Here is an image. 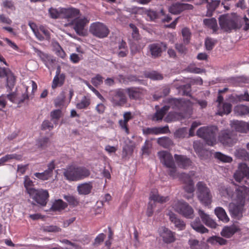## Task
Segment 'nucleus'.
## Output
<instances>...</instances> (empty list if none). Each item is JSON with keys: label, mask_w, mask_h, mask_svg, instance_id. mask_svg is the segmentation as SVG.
I'll list each match as a JSON object with an SVG mask.
<instances>
[{"label": "nucleus", "mask_w": 249, "mask_h": 249, "mask_svg": "<svg viewBox=\"0 0 249 249\" xmlns=\"http://www.w3.org/2000/svg\"><path fill=\"white\" fill-rule=\"evenodd\" d=\"M53 124L49 121V120H44L41 124V129L42 130H45L46 129H49L51 130L53 129Z\"/></svg>", "instance_id": "59"}, {"label": "nucleus", "mask_w": 249, "mask_h": 249, "mask_svg": "<svg viewBox=\"0 0 249 249\" xmlns=\"http://www.w3.org/2000/svg\"><path fill=\"white\" fill-rule=\"evenodd\" d=\"M186 133V128H181L175 131L174 133V137L176 138H183L185 137Z\"/></svg>", "instance_id": "57"}, {"label": "nucleus", "mask_w": 249, "mask_h": 249, "mask_svg": "<svg viewBox=\"0 0 249 249\" xmlns=\"http://www.w3.org/2000/svg\"><path fill=\"white\" fill-rule=\"evenodd\" d=\"M231 126L232 130L236 133V132H246L248 127V125L245 122L239 121H233L231 124Z\"/></svg>", "instance_id": "26"}, {"label": "nucleus", "mask_w": 249, "mask_h": 249, "mask_svg": "<svg viewBox=\"0 0 249 249\" xmlns=\"http://www.w3.org/2000/svg\"><path fill=\"white\" fill-rule=\"evenodd\" d=\"M90 105V99L86 96H84L80 103L76 104V107L78 109H83L87 108Z\"/></svg>", "instance_id": "48"}, {"label": "nucleus", "mask_w": 249, "mask_h": 249, "mask_svg": "<svg viewBox=\"0 0 249 249\" xmlns=\"http://www.w3.org/2000/svg\"><path fill=\"white\" fill-rule=\"evenodd\" d=\"M29 195L30 198L33 200L32 202L33 205H36V203L41 206L46 205L49 196L47 190L42 189L30 190Z\"/></svg>", "instance_id": "7"}, {"label": "nucleus", "mask_w": 249, "mask_h": 249, "mask_svg": "<svg viewBox=\"0 0 249 249\" xmlns=\"http://www.w3.org/2000/svg\"><path fill=\"white\" fill-rule=\"evenodd\" d=\"M174 158L178 166L181 168L186 169L192 165V161L186 156L175 154Z\"/></svg>", "instance_id": "18"}, {"label": "nucleus", "mask_w": 249, "mask_h": 249, "mask_svg": "<svg viewBox=\"0 0 249 249\" xmlns=\"http://www.w3.org/2000/svg\"><path fill=\"white\" fill-rule=\"evenodd\" d=\"M129 27L133 30L132 36L135 40H138L140 39V36L139 34V30L137 27L133 24H129Z\"/></svg>", "instance_id": "55"}, {"label": "nucleus", "mask_w": 249, "mask_h": 249, "mask_svg": "<svg viewBox=\"0 0 249 249\" xmlns=\"http://www.w3.org/2000/svg\"><path fill=\"white\" fill-rule=\"evenodd\" d=\"M67 206L68 204L67 203L59 199L55 200L50 209L53 211H60L65 209Z\"/></svg>", "instance_id": "33"}, {"label": "nucleus", "mask_w": 249, "mask_h": 249, "mask_svg": "<svg viewBox=\"0 0 249 249\" xmlns=\"http://www.w3.org/2000/svg\"><path fill=\"white\" fill-rule=\"evenodd\" d=\"M188 244L191 249H199V241L197 239H190Z\"/></svg>", "instance_id": "63"}, {"label": "nucleus", "mask_w": 249, "mask_h": 249, "mask_svg": "<svg viewBox=\"0 0 249 249\" xmlns=\"http://www.w3.org/2000/svg\"><path fill=\"white\" fill-rule=\"evenodd\" d=\"M129 47L131 54L132 56H134L137 53H140L142 49L140 44L134 42H131L130 44Z\"/></svg>", "instance_id": "47"}, {"label": "nucleus", "mask_w": 249, "mask_h": 249, "mask_svg": "<svg viewBox=\"0 0 249 249\" xmlns=\"http://www.w3.org/2000/svg\"><path fill=\"white\" fill-rule=\"evenodd\" d=\"M114 107H123L127 102L125 90L117 89L109 91L107 97Z\"/></svg>", "instance_id": "4"}, {"label": "nucleus", "mask_w": 249, "mask_h": 249, "mask_svg": "<svg viewBox=\"0 0 249 249\" xmlns=\"http://www.w3.org/2000/svg\"><path fill=\"white\" fill-rule=\"evenodd\" d=\"M61 8L58 9L51 7L48 10L50 17L53 19H57L62 15Z\"/></svg>", "instance_id": "43"}, {"label": "nucleus", "mask_w": 249, "mask_h": 249, "mask_svg": "<svg viewBox=\"0 0 249 249\" xmlns=\"http://www.w3.org/2000/svg\"><path fill=\"white\" fill-rule=\"evenodd\" d=\"M218 141L224 146H231L237 141V134L233 130H221L218 136Z\"/></svg>", "instance_id": "8"}, {"label": "nucleus", "mask_w": 249, "mask_h": 249, "mask_svg": "<svg viewBox=\"0 0 249 249\" xmlns=\"http://www.w3.org/2000/svg\"><path fill=\"white\" fill-rule=\"evenodd\" d=\"M89 32L94 36L102 38L108 36L109 30L103 23L97 22L91 24Z\"/></svg>", "instance_id": "10"}, {"label": "nucleus", "mask_w": 249, "mask_h": 249, "mask_svg": "<svg viewBox=\"0 0 249 249\" xmlns=\"http://www.w3.org/2000/svg\"><path fill=\"white\" fill-rule=\"evenodd\" d=\"M149 198L155 202L163 203L169 200L168 196H160L158 194H153L150 195Z\"/></svg>", "instance_id": "42"}, {"label": "nucleus", "mask_w": 249, "mask_h": 249, "mask_svg": "<svg viewBox=\"0 0 249 249\" xmlns=\"http://www.w3.org/2000/svg\"><path fill=\"white\" fill-rule=\"evenodd\" d=\"M118 49L119 51L117 54L119 57H124L127 56L128 53L126 43L123 40L119 43Z\"/></svg>", "instance_id": "35"}, {"label": "nucleus", "mask_w": 249, "mask_h": 249, "mask_svg": "<svg viewBox=\"0 0 249 249\" xmlns=\"http://www.w3.org/2000/svg\"><path fill=\"white\" fill-rule=\"evenodd\" d=\"M214 157L223 162H230L232 160L231 157L226 156L219 152H215L214 153Z\"/></svg>", "instance_id": "45"}, {"label": "nucleus", "mask_w": 249, "mask_h": 249, "mask_svg": "<svg viewBox=\"0 0 249 249\" xmlns=\"http://www.w3.org/2000/svg\"><path fill=\"white\" fill-rule=\"evenodd\" d=\"M185 191L189 194H192L195 191L194 182H192L189 183L185 184L183 187Z\"/></svg>", "instance_id": "60"}, {"label": "nucleus", "mask_w": 249, "mask_h": 249, "mask_svg": "<svg viewBox=\"0 0 249 249\" xmlns=\"http://www.w3.org/2000/svg\"><path fill=\"white\" fill-rule=\"evenodd\" d=\"M103 77L100 74H97L95 77L91 78V82L95 86L97 87L103 83Z\"/></svg>", "instance_id": "56"}, {"label": "nucleus", "mask_w": 249, "mask_h": 249, "mask_svg": "<svg viewBox=\"0 0 249 249\" xmlns=\"http://www.w3.org/2000/svg\"><path fill=\"white\" fill-rule=\"evenodd\" d=\"M50 142V140L48 137H44L39 139L37 142V145L38 147L42 149H44L47 147L48 143Z\"/></svg>", "instance_id": "51"}, {"label": "nucleus", "mask_w": 249, "mask_h": 249, "mask_svg": "<svg viewBox=\"0 0 249 249\" xmlns=\"http://www.w3.org/2000/svg\"><path fill=\"white\" fill-rule=\"evenodd\" d=\"M125 92H127L130 99L137 100L140 97L141 92L136 88H129L125 89Z\"/></svg>", "instance_id": "38"}, {"label": "nucleus", "mask_w": 249, "mask_h": 249, "mask_svg": "<svg viewBox=\"0 0 249 249\" xmlns=\"http://www.w3.org/2000/svg\"><path fill=\"white\" fill-rule=\"evenodd\" d=\"M157 142L164 148H169L174 145L173 141L168 137L159 138L158 139Z\"/></svg>", "instance_id": "34"}, {"label": "nucleus", "mask_w": 249, "mask_h": 249, "mask_svg": "<svg viewBox=\"0 0 249 249\" xmlns=\"http://www.w3.org/2000/svg\"><path fill=\"white\" fill-rule=\"evenodd\" d=\"M61 72V67L58 66L56 71V75H55L52 85L53 89H55L57 87L62 86L65 82V74L64 73H60Z\"/></svg>", "instance_id": "19"}, {"label": "nucleus", "mask_w": 249, "mask_h": 249, "mask_svg": "<svg viewBox=\"0 0 249 249\" xmlns=\"http://www.w3.org/2000/svg\"><path fill=\"white\" fill-rule=\"evenodd\" d=\"M208 242L213 245L218 244L219 245L223 246L227 244V240L217 236H213L210 237L208 239Z\"/></svg>", "instance_id": "39"}, {"label": "nucleus", "mask_w": 249, "mask_h": 249, "mask_svg": "<svg viewBox=\"0 0 249 249\" xmlns=\"http://www.w3.org/2000/svg\"><path fill=\"white\" fill-rule=\"evenodd\" d=\"M24 187H25L28 194H29L30 190H35V188L32 187L33 186V182L32 180L28 176H25L24 178Z\"/></svg>", "instance_id": "53"}, {"label": "nucleus", "mask_w": 249, "mask_h": 249, "mask_svg": "<svg viewBox=\"0 0 249 249\" xmlns=\"http://www.w3.org/2000/svg\"><path fill=\"white\" fill-rule=\"evenodd\" d=\"M145 77L154 80H160L163 79L162 75L160 73L155 71L148 72L145 74Z\"/></svg>", "instance_id": "50"}, {"label": "nucleus", "mask_w": 249, "mask_h": 249, "mask_svg": "<svg viewBox=\"0 0 249 249\" xmlns=\"http://www.w3.org/2000/svg\"><path fill=\"white\" fill-rule=\"evenodd\" d=\"M27 88H26L25 92L21 95L18 92H13L10 94H7V98L12 102L17 104L18 107H20L22 104L24 103H27L29 96L27 93Z\"/></svg>", "instance_id": "12"}, {"label": "nucleus", "mask_w": 249, "mask_h": 249, "mask_svg": "<svg viewBox=\"0 0 249 249\" xmlns=\"http://www.w3.org/2000/svg\"><path fill=\"white\" fill-rule=\"evenodd\" d=\"M220 28L226 32H231L241 28L242 24L236 18L231 17L228 14L221 15L218 18Z\"/></svg>", "instance_id": "1"}, {"label": "nucleus", "mask_w": 249, "mask_h": 249, "mask_svg": "<svg viewBox=\"0 0 249 249\" xmlns=\"http://www.w3.org/2000/svg\"><path fill=\"white\" fill-rule=\"evenodd\" d=\"M89 21L86 18L77 19L73 24V29L76 34L80 36H85L86 32L84 28Z\"/></svg>", "instance_id": "16"}, {"label": "nucleus", "mask_w": 249, "mask_h": 249, "mask_svg": "<svg viewBox=\"0 0 249 249\" xmlns=\"http://www.w3.org/2000/svg\"><path fill=\"white\" fill-rule=\"evenodd\" d=\"M220 193L222 196L229 197H232L233 195V189L229 187H221L220 189Z\"/></svg>", "instance_id": "46"}, {"label": "nucleus", "mask_w": 249, "mask_h": 249, "mask_svg": "<svg viewBox=\"0 0 249 249\" xmlns=\"http://www.w3.org/2000/svg\"><path fill=\"white\" fill-rule=\"evenodd\" d=\"M160 162L168 168L169 175L175 178L177 177L176 166L172 155L168 152L162 151L158 153Z\"/></svg>", "instance_id": "6"}, {"label": "nucleus", "mask_w": 249, "mask_h": 249, "mask_svg": "<svg viewBox=\"0 0 249 249\" xmlns=\"http://www.w3.org/2000/svg\"><path fill=\"white\" fill-rule=\"evenodd\" d=\"M214 213L217 218L224 222H228L230 220L225 210L220 207H217L214 209Z\"/></svg>", "instance_id": "31"}, {"label": "nucleus", "mask_w": 249, "mask_h": 249, "mask_svg": "<svg viewBox=\"0 0 249 249\" xmlns=\"http://www.w3.org/2000/svg\"><path fill=\"white\" fill-rule=\"evenodd\" d=\"M172 208L176 212L186 218L193 219L195 216L194 211L192 206L183 200L174 201L172 204Z\"/></svg>", "instance_id": "5"}, {"label": "nucleus", "mask_w": 249, "mask_h": 249, "mask_svg": "<svg viewBox=\"0 0 249 249\" xmlns=\"http://www.w3.org/2000/svg\"><path fill=\"white\" fill-rule=\"evenodd\" d=\"M164 243L170 244L175 241V233L166 228H164L161 234Z\"/></svg>", "instance_id": "23"}, {"label": "nucleus", "mask_w": 249, "mask_h": 249, "mask_svg": "<svg viewBox=\"0 0 249 249\" xmlns=\"http://www.w3.org/2000/svg\"><path fill=\"white\" fill-rule=\"evenodd\" d=\"M168 129V126L163 127H146L142 129V132L144 135H148L150 134L158 135L165 133L164 130Z\"/></svg>", "instance_id": "28"}, {"label": "nucleus", "mask_w": 249, "mask_h": 249, "mask_svg": "<svg viewBox=\"0 0 249 249\" xmlns=\"http://www.w3.org/2000/svg\"><path fill=\"white\" fill-rule=\"evenodd\" d=\"M168 215L170 221L175 224V227L180 230H183L185 228V223L183 220L178 218L175 213L173 212H170L169 213Z\"/></svg>", "instance_id": "29"}, {"label": "nucleus", "mask_w": 249, "mask_h": 249, "mask_svg": "<svg viewBox=\"0 0 249 249\" xmlns=\"http://www.w3.org/2000/svg\"><path fill=\"white\" fill-rule=\"evenodd\" d=\"M234 111L237 115H244L249 113V107L243 105H238L234 107Z\"/></svg>", "instance_id": "40"}, {"label": "nucleus", "mask_w": 249, "mask_h": 249, "mask_svg": "<svg viewBox=\"0 0 249 249\" xmlns=\"http://www.w3.org/2000/svg\"><path fill=\"white\" fill-rule=\"evenodd\" d=\"M77 180L83 179L89 176L90 172L89 169L84 166L76 167Z\"/></svg>", "instance_id": "32"}, {"label": "nucleus", "mask_w": 249, "mask_h": 249, "mask_svg": "<svg viewBox=\"0 0 249 249\" xmlns=\"http://www.w3.org/2000/svg\"><path fill=\"white\" fill-rule=\"evenodd\" d=\"M194 8L193 5L181 2H174L168 7V11L173 15L180 14L185 10H192Z\"/></svg>", "instance_id": "13"}, {"label": "nucleus", "mask_w": 249, "mask_h": 249, "mask_svg": "<svg viewBox=\"0 0 249 249\" xmlns=\"http://www.w3.org/2000/svg\"><path fill=\"white\" fill-rule=\"evenodd\" d=\"M244 204L230 203L229 205V212L232 217L240 219L242 217L243 207Z\"/></svg>", "instance_id": "15"}, {"label": "nucleus", "mask_w": 249, "mask_h": 249, "mask_svg": "<svg viewBox=\"0 0 249 249\" xmlns=\"http://www.w3.org/2000/svg\"><path fill=\"white\" fill-rule=\"evenodd\" d=\"M61 111L60 109H55L52 111L50 113L51 120L55 119L56 121H57L61 117Z\"/></svg>", "instance_id": "62"}, {"label": "nucleus", "mask_w": 249, "mask_h": 249, "mask_svg": "<svg viewBox=\"0 0 249 249\" xmlns=\"http://www.w3.org/2000/svg\"><path fill=\"white\" fill-rule=\"evenodd\" d=\"M196 194L198 200L204 206H209L212 202L213 196L210 189L203 181H198L196 185Z\"/></svg>", "instance_id": "2"}, {"label": "nucleus", "mask_w": 249, "mask_h": 249, "mask_svg": "<svg viewBox=\"0 0 249 249\" xmlns=\"http://www.w3.org/2000/svg\"><path fill=\"white\" fill-rule=\"evenodd\" d=\"M2 5L5 8H8L12 10L15 9L14 2L12 0H5L2 2Z\"/></svg>", "instance_id": "64"}, {"label": "nucleus", "mask_w": 249, "mask_h": 249, "mask_svg": "<svg viewBox=\"0 0 249 249\" xmlns=\"http://www.w3.org/2000/svg\"><path fill=\"white\" fill-rule=\"evenodd\" d=\"M195 174V172L193 171L189 172L188 174L182 173L178 176L179 180L184 184L193 182L192 177Z\"/></svg>", "instance_id": "36"}, {"label": "nucleus", "mask_w": 249, "mask_h": 249, "mask_svg": "<svg viewBox=\"0 0 249 249\" xmlns=\"http://www.w3.org/2000/svg\"><path fill=\"white\" fill-rule=\"evenodd\" d=\"M175 48L181 54H185L187 53L188 49L183 44L176 43L175 44Z\"/></svg>", "instance_id": "58"}, {"label": "nucleus", "mask_w": 249, "mask_h": 249, "mask_svg": "<svg viewBox=\"0 0 249 249\" xmlns=\"http://www.w3.org/2000/svg\"><path fill=\"white\" fill-rule=\"evenodd\" d=\"M240 231L238 226L232 225L230 226H225L221 231V235L223 237L229 238L231 237L235 233Z\"/></svg>", "instance_id": "22"}, {"label": "nucleus", "mask_w": 249, "mask_h": 249, "mask_svg": "<svg viewBox=\"0 0 249 249\" xmlns=\"http://www.w3.org/2000/svg\"><path fill=\"white\" fill-rule=\"evenodd\" d=\"M180 92H182V95L191 96V86L189 84L180 86L179 87Z\"/></svg>", "instance_id": "49"}, {"label": "nucleus", "mask_w": 249, "mask_h": 249, "mask_svg": "<svg viewBox=\"0 0 249 249\" xmlns=\"http://www.w3.org/2000/svg\"><path fill=\"white\" fill-rule=\"evenodd\" d=\"M220 0H212L206 5L207 12L206 16L211 17L213 15V13L215 9L219 6Z\"/></svg>", "instance_id": "27"}, {"label": "nucleus", "mask_w": 249, "mask_h": 249, "mask_svg": "<svg viewBox=\"0 0 249 249\" xmlns=\"http://www.w3.org/2000/svg\"><path fill=\"white\" fill-rule=\"evenodd\" d=\"M55 168L54 161L52 160L48 165V169L42 173H36L34 175L36 177L45 180L48 179L52 176L53 170Z\"/></svg>", "instance_id": "17"}, {"label": "nucleus", "mask_w": 249, "mask_h": 249, "mask_svg": "<svg viewBox=\"0 0 249 249\" xmlns=\"http://www.w3.org/2000/svg\"><path fill=\"white\" fill-rule=\"evenodd\" d=\"M62 16L65 18H77L79 14L80 11L79 9L74 8H61Z\"/></svg>", "instance_id": "20"}, {"label": "nucleus", "mask_w": 249, "mask_h": 249, "mask_svg": "<svg viewBox=\"0 0 249 249\" xmlns=\"http://www.w3.org/2000/svg\"><path fill=\"white\" fill-rule=\"evenodd\" d=\"M217 128L215 126L202 127L199 128L197 132V135L203 138L206 144L213 146L216 143V134Z\"/></svg>", "instance_id": "3"}, {"label": "nucleus", "mask_w": 249, "mask_h": 249, "mask_svg": "<svg viewBox=\"0 0 249 249\" xmlns=\"http://www.w3.org/2000/svg\"><path fill=\"white\" fill-rule=\"evenodd\" d=\"M86 85L88 87V88L90 89H91L103 102H105L106 101V100L104 98V97L94 87H93L87 82H86Z\"/></svg>", "instance_id": "61"}, {"label": "nucleus", "mask_w": 249, "mask_h": 249, "mask_svg": "<svg viewBox=\"0 0 249 249\" xmlns=\"http://www.w3.org/2000/svg\"><path fill=\"white\" fill-rule=\"evenodd\" d=\"M148 48L151 57L153 58H157L160 57L162 52L166 51L167 45L165 42H160L149 44Z\"/></svg>", "instance_id": "11"}, {"label": "nucleus", "mask_w": 249, "mask_h": 249, "mask_svg": "<svg viewBox=\"0 0 249 249\" xmlns=\"http://www.w3.org/2000/svg\"><path fill=\"white\" fill-rule=\"evenodd\" d=\"M181 33L184 44L185 45L188 44L190 43L191 35L190 30L187 28H184L182 29Z\"/></svg>", "instance_id": "44"}, {"label": "nucleus", "mask_w": 249, "mask_h": 249, "mask_svg": "<svg viewBox=\"0 0 249 249\" xmlns=\"http://www.w3.org/2000/svg\"><path fill=\"white\" fill-rule=\"evenodd\" d=\"M203 24L207 27L212 29L213 32L218 30L217 20L214 18H205L203 20Z\"/></svg>", "instance_id": "37"}, {"label": "nucleus", "mask_w": 249, "mask_h": 249, "mask_svg": "<svg viewBox=\"0 0 249 249\" xmlns=\"http://www.w3.org/2000/svg\"><path fill=\"white\" fill-rule=\"evenodd\" d=\"M237 203L245 204V198L249 195V188L242 185L236 189Z\"/></svg>", "instance_id": "14"}, {"label": "nucleus", "mask_w": 249, "mask_h": 249, "mask_svg": "<svg viewBox=\"0 0 249 249\" xmlns=\"http://www.w3.org/2000/svg\"><path fill=\"white\" fill-rule=\"evenodd\" d=\"M144 10V13L147 15L151 21H154L159 18L158 13L154 10L151 9H145L143 7H135L133 8V12L135 14L138 13L140 11H143Z\"/></svg>", "instance_id": "25"}, {"label": "nucleus", "mask_w": 249, "mask_h": 249, "mask_svg": "<svg viewBox=\"0 0 249 249\" xmlns=\"http://www.w3.org/2000/svg\"><path fill=\"white\" fill-rule=\"evenodd\" d=\"M233 177L237 182L249 184L247 180L249 179V167L245 163L239 164L238 169L234 173Z\"/></svg>", "instance_id": "9"}, {"label": "nucleus", "mask_w": 249, "mask_h": 249, "mask_svg": "<svg viewBox=\"0 0 249 249\" xmlns=\"http://www.w3.org/2000/svg\"><path fill=\"white\" fill-rule=\"evenodd\" d=\"M92 185L90 182L81 184L77 186V191L80 195H87L91 192Z\"/></svg>", "instance_id": "30"}, {"label": "nucleus", "mask_w": 249, "mask_h": 249, "mask_svg": "<svg viewBox=\"0 0 249 249\" xmlns=\"http://www.w3.org/2000/svg\"><path fill=\"white\" fill-rule=\"evenodd\" d=\"M63 198L66 200L69 204L72 207H76L78 205L79 203V199L75 196L68 194L64 195Z\"/></svg>", "instance_id": "41"}, {"label": "nucleus", "mask_w": 249, "mask_h": 249, "mask_svg": "<svg viewBox=\"0 0 249 249\" xmlns=\"http://www.w3.org/2000/svg\"><path fill=\"white\" fill-rule=\"evenodd\" d=\"M53 46L55 48L57 55L61 58H64L66 53L59 44L57 42H55L53 43Z\"/></svg>", "instance_id": "54"}, {"label": "nucleus", "mask_w": 249, "mask_h": 249, "mask_svg": "<svg viewBox=\"0 0 249 249\" xmlns=\"http://www.w3.org/2000/svg\"><path fill=\"white\" fill-rule=\"evenodd\" d=\"M64 176L68 180L70 181H77V168L74 166H71L66 169L63 173Z\"/></svg>", "instance_id": "24"}, {"label": "nucleus", "mask_w": 249, "mask_h": 249, "mask_svg": "<svg viewBox=\"0 0 249 249\" xmlns=\"http://www.w3.org/2000/svg\"><path fill=\"white\" fill-rule=\"evenodd\" d=\"M216 43V41L215 40H214L210 37L206 38L205 41L206 49L208 51L212 50Z\"/></svg>", "instance_id": "52"}, {"label": "nucleus", "mask_w": 249, "mask_h": 249, "mask_svg": "<svg viewBox=\"0 0 249 249\" xmlns=\"http://www.w3.org/2000/svg\"><path fill=\"white\" fill-rule=\"evenodd\" d=\"M198 213L202 222L207 226L212 228H215L217 226L216 223L210 217L209 214L206 213L204 211L199 209L198 211Z\"/></svg>", "instance_id": "21"}]
</instances>
